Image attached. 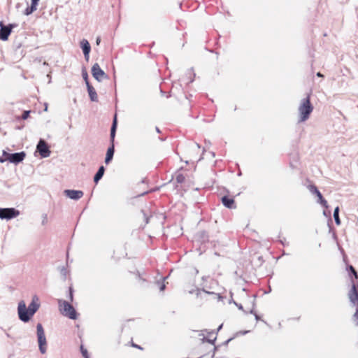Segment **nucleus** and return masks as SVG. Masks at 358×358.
Masks as SVG:
<instances>
[{
	"mask_svg": "<svg viewBox=\"0 0 358 358\" xmlns=\"http://www.w3.org/2000/svg\"><path fill=\"white\" fill-rule=\"evenodd\" d=\"M39 307L40 303H38V298L36 296H34L28 308H27L24 301H20L17 306V313L20 320L24 322H29L31 317L38 310Z\"/></svg>",
	"mask_w": 358,
	"mask_h": 358,
	"instance_id": "obj_1",
	"label": "nucleus"
},
{
	"mask_svg": "<svg viewBox=\"0 0 358 358\" xmlns=\"http://www.w3.org/2000/svg\"><path fill=\"white\" fill-rule=\"evenodd\" d=\"M313 110V106L310 101V96L303 99L299 106V113L300 116L299 122H305L309 118L310 113Z\"/></svg>",
	"mask_w": 358,
	"mask_h": 358,
	"instance_id": "obj_2",
	"label": "nucleus"
},
{
	"mask_svg": "<svg viewBox=\"0 0 358 358\" xmlns=\"http://www.w3.org/2000/svg\"><path fill=\"white\" fill-rule=\"evenodd\" d=\"M59 308L61 313L71 320L77 318V314L75 308L67 301L59 300Z\"/></svg>",
	"mask_w": 358,
	"mask_h": 358,
	"instance_id": "obj_3",
	"label": "nucleus"
},
{
	"mask_svg": "<svg viewBox=\"0 0 358 358\" xmlns=\"http://www.w3.org/2000/svg\"><path fill=\"white\" fill-rule=\"evenodd\" d=\"M36 333L39 350L41 354H45L47 351V341L44 329L41 324L38 323L36 326Z\"/></svg>",
	"mask_w": 358,
	"mask_h": 358,
	"instance_id": "obj_4",
	"label": "nucleus"
},
{
	"mask_svg": "<svg viewBox=\"0 0 358 358\" xmlns=\"http://www.w3.org/2000/svg\"><path fill=\"white\" fill-rule=\"evenodd\" d=\"M25 153L24 152H16L10 154L6 152V151L3 152V158H0V162L1 163L9 161L11 163L17 164L23 161L25 157Z\"/></svg>",
	"mask_w": 358,
	"mask_h": 358,
	"instance_id": "obj_5",
	"label": "nucleus"
},
{
	"mask_svg": "<svg viewBox=\"0 0 358 358\" xmlns=\"http://www.w3.org/2000/svg\"><path fill=\"white\" fill-rule=\"evenodd\" d=\"M20 215V212L13 208H0V218L10 220L12 218L16 217Z\"/></svg>",
	"mask_w": 358,
	"mask_h": 358,
	"instance_id": "obj_6",
	"label": "nucleus"
},
{
	"mask_svg": "<svg viewBox=\"0 0 358 358\" xmlns=\"http://www.w3.org/2000/svg\"><path fill=\"white\" fill-rule=\"evenodd\" d=\"M348 298L353 306H358V287L354 280H352V287L348 292Z\"/></svg>",
	"mask_w": 358,
	"mask_h": 358,
	"instance_id": "obj_7",
	"label": "nucleus"
},
{
	"mask_svg": "<svg viewBox=\"0 0 358 358\" xmlns=\"http://www.w3.org/2000/svg\"><path fill=\"white\" fill-rule=\"evenodd\" d=\"M92 74L93 77L98 80L99 82L101 81L103 79L107 78V75L105 72L100 68L99 65L96 63L92 67Z\"/></svg>",
	"mask_w": 358,
	"mask_h": 358,
	"instance_id": "obj_8",
	"label": "nucleus"
},
{
	"mask_svg": "<svg viewBox=\"0 0 358 358\" xmlns=\"http://www.w3.org/2000/svg\"><path fill=\"white\" fill-rule=\"evenodd\" d=\"M36 150L42 157H48L50 155V150L46 142L41 139L36 146Z\"/></svg>",
	"mask_w": 358,
	"mask_h": 358,
	"instance_id": "obj_9",
	"label": "nucleus"
},
{
	"mask_svg": "<svg viewBox=\"0 0 358 358\" xmlns=\"http://www.w3.org/2000/svg\"><path fill=\"white\" fill-rule=\"evenodd\" d=\"M308 189L312 194H314L315 195L317 196V197L318 198V203H320L325 208H327L329 207L327 201L323 198L322 194L315 185H309Z\"/></svg>",
	"mask_w": 358,
	"mask_h": 358,
	"instance_id": "obj_10",
	"label": "nucleus"
},
{
	"mask_svg": "<svg viewBox=\"0 0 358 358\" xmlns=\"http://www.w3.org/2000/svg\"><path fill=\"white\" fill-rule=\"evenodd\" d=\"M0 39L6 41L8 39V36L11 32L13 25L9 24L8 26L3 25V22H0Z\"/></svg>",
	"mask_w": 358,
	"mask_h": 358,
	"instance_id": "obj_11",
	"label": "nucleus"
},
{
	"mask_svg": "<svg viewBox=\"0 0 358 358\" xmlns=\"http://www.w3.org/2000/svg\"><path fill=\"white\" fill-rule=\"evenodd\" d=\"M64 194L66 196L73 200H78L83 197L84 194L83 191L74 189H66Z\"/></svg>",
	"mask_w": 358,
	"mask_h": 358,
	"instance_id": "obj_12",
	"label": "nucleus"
},
{
	"mask_svg": "<svg viewBox=\"0 0 358 358\" xmlns=\"http://www.w3.org/2000/svg\"><path fill=\"white\" fill-rule=\"evenodd\" d=\"M80 46L83 51V54L85 55V58L87 61L89 60V54L91 50L90 45L89 42L86 39H83L80 41Z\"/></svg>",
	"mask_w": 358,
	"mask_h": 358,
	"instance_id": "obj_13",
	"label": "nucleus"
},
{
	"mask_svg": "<svg viewBox=\"0 0 358 358\" xmlns=\"http://www.w3.org/2000/svg\"><path fill=\"white\" fill-rule=\"evenodd\" d=\"M39 1L40 0H31V6L26 8V10H24V15H29L33 12L36 10L37 6H38V3Z\"/></svg>",
	"mask_w": 358,
	"mask_h": 358,
	"instance_id": "obj_14",
	"label": "nucleus"
},
{
	"mask_svg": "<svg viewBox=\"0 0 358 358\" xmlns=\"http://www.w3.org/2000/svg\"><path fill=\"white\" fill-rule=\"evenodd\" d=\"M223 205L228 208H235L234 199L224 196L222 198Z\"/></svg>",
	"mask_w": 358,
	"mask_h": 358,
	"instance_id": "obj_15",
	"label": "nucleus"
},
{
	"mask_svg": "<svg viewBox=\"0 0 358 358\" xmlns=\"http://www.w3.org/2000/svg\"><path fill=\"white\" fill-rule=\"evenodd\" d=\"M105 169L103 166H100L98 171L94 177V181L97 183L104 174Z\"/></svg>",
	"mask_w": 358,
	"mask_h": 358,
	"instance_id": "obj_16",
	"label": "nucleus"
},
{
	"mask_svg": "<svg viewBox=\"0 0 358 358\" xmlns=\"http://www.w3.org/2000/svg\"><path fill=\"white\" fill-rule=\"evenodd\" d=\"M113 155H114V146L113 145L107 150V153H106V159H105V162L106 164L109 163L112 160Z\"/></svg>",
	"mask_w": 358,
	"mask_h": 358,
	"instance_id": "obj_17",
	"label": "nucleus"
},
{
	"mask_svg": "<svg viewBox=\"0 0 358 358\" xmlns=\"http://www.w3.org/2000/svg\"><path fill=\"white\" fill-rule=\"evenodd\" d=\"M88 94L92 101H97L98 96L94 87H89Z\"/></svg>",
	"mask_w": 358,
	"mask_h": 358,
	"instance_id": "obj_18",
	"label": "nucleus"
},
{
	"mask_svg": "<svg viewBox=\"0 0 358 358\" xmlns=\"http://www.w3.org/2000/svg\"><path fill=\"white\" fill-rule=\"evenodd\" d=\"M334 220H335V222L337 225H340L341 224V220L339 218V207L337 206L335 209H334Z\"/></svg>",
	"mask_w": 358,
	"mask_h": 358,
	"instance_id": "obj_19",
	"label": "nucleus"
},
{
	"mask_svg": "<svg viewBox=\"0 0 358 358\" xmlns=\"http://www.w3.org/2000/svg\"><path fill=\"white\" fill-rule=\"evenodd\" d=\"M115 129H116V117H115L114 121L110 129V137L112 140L113 141L115 135Z\"/></svg>",
	"mask_w": 358,
	"mask_h": 358,
	"instance_id": "obj_20",
	"label": "nucleus"
},
{
	"mask_svg": "<svg viewBox=\"0 0 358 358\" xmlns=\"http://www.w3.org/2000/svg\"><path fill=\"white\" fill-rule=\"evenodd\" d=\"M176 180L178 183H182L185 181V176L181 173H178L176 177Z\"/></svg>",
	"mask_w": 358,
	"mask_h": 358,
	"instance_id": "obj_21",
	"label": "nucleus"
},
{
	"mask_svg": "<svg viewBox=\"0 0 358 358\" xmlns=\"http://www.w3.org/2000/svg\"><path fill=\"white\" fill-rule=\"evenodd\" d=\"M41 224L43 226H45L47 223H48V215L47 214H43L41 215Z\"/></svg>",
	"mask_w": 358,
	"mask_h": 358,
	"instance_id": "obj_22",
	"label": "nucleus"
},
{
	"mask_svg": "<svg viewBox=\"0 0 358 358\" xmlns=\"http://www.w3.org/2000/svg\"><path fill=\"white\" fill-rule=\"evenodd\" d=\"M349 269L352 272V273L354 275L355 278L356 279H357L358 275H357V272L355 271V268L352 266H350Z\"/></svg>",
	"mask_w": 358,
	"mask_h": 358,
	"instance_id": "obj_23",
	"label": "nucleus"
},
{
	"mask_svg": "<svg viewBox=\"0 0 358 358\" xmlns=\"http://www.w3.org/2000/svg\"><path fill=\"white\" fill-rule=\"evenodd\" d=\"M30 112H31L30 110L24 111L22 115V118L23 120H27L29 117Z\"/></svg>",
	"mask_w": 358,
	"mask_h": 358,
	"instance_id": "obj_24",
	"label": "nucleus"
},
{
	"mask_svg": "<svg viewBox=\"0 0 358 358\" xmlns=\"http://www.w3.org/2000/svg\"><path fill=\"white\" fill-rule=\"evenodd\" d=\"M83 79L85 80V81H87L88 80V75H87V73L85 71H83Z\"/></svg>",
	"mask_w": 358,
	"mask_h": 358,
	"instance_id": "obj_25",
	"label": "nucleus"
},
{
	"mask_svg": "<svg viewBox=\"0 0 358 358\" xmlns=\"http://www.w3.org/2000/svg\"><path fill=\"white\" fill-rule=\"evenodd\" d=\"M73 293H72V289L70 287L69 288V299L71 301H73Z\"/></svg>",
	"mask_w": 358,
	"mask_h": 358,
	"instance_id": "obj_26",
	"label": "nucleus"
},
{
	"mask_svg": "<svg viewBox=\"0 0 358 358\" xmlns=\"http://www.w3.org/2000/svg\"><path fill=\"white\" fill-rule=\"evenodd\" d=\"M81 350H82V354H83V355L85 357H86V358H87V350H84V349L83 348V347H81Z\"/></svg>",
	"mask_w": 358,
	"mask_h": 358,
	"instance_id": "obj_27",
	"label": "nucleus"
},
{
	"mask_svg": "<svg viewBox=\"0 0 358 358\" xmlns=\"http://www.w3.org/2000/svg\"><path fill=\"white\" fill-rule=\"evenodd\" d=\"M85 84L87 85V90H89V87H93L89 83L88 80L85 81Z\"/></svg>",
	"mask_w": 358,
	"mask_h": 358,
	"instance_id": "obj_28",
	"label": "nucleus"
},
{
	"mask_svg": "<svg viewBox=\"0 0 358 358\" xmlns=\"http://www.w3.org/2000/svg\"><path fill=\"white\" fill-rule=\"evenodd\" d=\"M100 42H101V38H100V37H97V38H96V45H99V44H100Z\"/></svg>",
	"mask_w": 358,
	"mask_h": 358,
	"instance_id": "obj_29",
	"label": "nucleus"
},
{
	"mask_svg": "<svg viewBox=\"0 0 358 358\" xmlns=\"http://www.w3.org/2000/svg\"><path fill=\"white\" fill-rule=\"evenodd\" d=\"M165 287H166V286H165V284H162V285L160 286V287H159L160 291H163V290H164Z\"/></svg>",
	"mask_w": 358,
	"mask_h": 358,
	"instance_id": "obj_30",
	"label": "nucleus"
},
{
	"mask_svg": "<svg viewBox=\"0 0 358 358\" xmlns=\"http://www.w3.org/2000/svg\"><path fill=\"white\" fill-rule=\"evenodd\" d=\"M317 76H318V77H323L324 76L320 72H318L317 73Z\"/></svg>",
	"mask_w": 358,
	"mask_h": 358,
	"instance_id": "obj_31",
	"label": "nucleus"
},
{
	"mask_svg": "<svg viewBox=\"0 0 358 358\" xmlns=\"http://www.w3.org/2000/svg\"><path fill=\"white\" fill-rule=\"evenodd\" d=\"M236 305L238 306V308L239 309H241V310H242V309H243V306H242V305H238L237 303H236Z\"/></svg>",
	"mask_w": 358,
	"mask_h": 358,
	"instance_id": "obj_32",
	"label": "nucleus"
},
{
	"mask_svg": "<svg viewBox=\"0 0 358 358\" xmlns=\"http://www.w3.org/2000/svg\"><path fill=\"white\" fill-rule=\"evenodd\" d=\"M45 111H47L48 110V104L45 103V109H44Z\"/></svg>",
	"mask_w": 358,
	"mask_h": 358,
	"instance_id": "obj_33",
	"label": "nucleus"
},
{
	"mask_svg": "<svg viewBox=\"0 0 358 358\" xmlns=\"http://www.w3.org/2000/svg\"><path fill=\"white\" fill-rule=\"evenodd\" d=\"M255 318L257 320H258L259 319V316L257 314H255Z\"/></svg>",
	"mask_w": 358,
	"mask_h": 358,
	"instance_id": "obj_34",
	"label": "nucleus"
},
{
	"mask_svg": "<svg viewBox=\"0 0 358 358\" xmlns=\"http://www.w3.org/2000/svg\"><path fill=\"white\" fill-rule=\"evenodd\" d=\"M156 131H157V132H158V133H159V132H160V130H159V129L158 127H156Z\"/></svg>",
	"mask_w": 358,
	"mask_h": 358,
	"instance_id": "obj_35",
	"label": "nucleus"
},
{
	"mask_svg": "<svg viewBox=\"0 0 358 358\" xmlns=\"http://www.w3.org/2000/svg\"><path fill=\"white\" fill-rule=\"evenodd\" d=\"M146 223H148L149 217H145Z\"/></svg>",
	"mask_w": 358,
	"mask_h": 358,
	"instance_id": "obj_36",
	"label": "nucleus"
},
{
	"mask_svg": "<svg viewBox=\"0 0 358 358\" xmlns=\"http://www.w3.org/2000/svg\"><path fill=\"white\" fill-rule=\"evenodd\" d=\"M134 347L136 348H140L141 349V347L138 346V345H133Z\"/></svg>",
	"mask_w": 358,
	"mask_h": 358,
	"instance_id": "obj_37",
	"label": "nucleus"
},
{
	"mask_svg": "<svg viewBox=\"0 0 358 358\" xmlns=\"http://www.w3.org/2000/svg\"><path fill=\"white\" fill-rule=\"evenodd\" d=\"M196 146L198 147V148H200L199 145V144H196Z\"/></svg>",
	"mask_w": 358,
	"mask_h": 358,
	"instance_id": "obj_38",
	"label": "nucleus"
},
{
	"mask_svg": "<svg viewBox=\"0 0 358 358\" xmlns=\"http://www.w3.org/2000/svg\"><path fill=\"white\" fill-rule=\"evenodd\" d=\"M208 342L213 343V341H211L210 340H208Z\"/></svg>",
	"mask_w": 358,
	"mask_h": 358,
	"instance_id": "obj_39",
	"label": "nucleus"
},
{
	"mask_svg": "<svg viewBox=\"0 0 358 358\" xmlns=\"http://www.w3.org/2000/svg\"><path fill=\"white\" fill-rule=\"evenodd\" d=\"M357 222H358V217H357Z\"/></svg>",
	"mask_w": 358,
	"mask_h": 358,
	"instance_id": "obj_40",
	"label": "nucleus"
}]
</instances>
